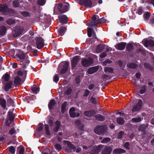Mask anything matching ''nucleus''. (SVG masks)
I'll list each match as a JSON object with an SVG mask.
<instances>
[{
  "mask_svg": "<svg viewBox=\"0 0 154 154\" xmlns=\"http://www.w3.org/2000/svg\"><path fill=\"white\" fill-rule=\"evenodd\" d=\"M17 55L20 59L23 60L21 64L22 65L23 67L25 68L27 64L29 63V61L28 60H23L25 58V56L22 51H20L19 53L17 54Z\"/></svg>",
  "mask_w": 154,
  "mask_h": 154,
  "instance_id": "1",
  "label": "nucleus"
},
{
  "mask_svg": "<svg viewBox=\"0 0 154 154\" xmlns=\"http://www.w3.org/2000/svg\"><path fill=\"white\" fill-rule=\"evenodd\" d=\"M69 7V4L68 3H63L59 4L58 8L60 12L64 13L68 11Z\"/></svg>",
  "mask_w": 154,
  "mask_h": 154,
  "instance_id": "2",
  "label": "nucleus"
},
{
  "mask_svg": "<svg viewBox=\"0 0 154 154\" xmlns=\"http://www.w3.org/2000/svg\"><path fill=\"white\" fill-rule=\"evenodd\" d=\"M143 102L140 100H138L137 101V104L133 107L132 111L135 112L138 111L141 108Z\"/></svg>",
  "mask_w": 154,
  "mask_h": 154,
  "instance_id": "3",
  "label": "nucleus"
},
{
  "mask_svg": "<svg viewBox=\"0 0 154 154\" xmlns=\"http://www.w3.org/2000/svg\"><path fill=\"white\" fill-rule=\"evenodd\" d=\"M106 126L98 125L94 129V132L98 134H103L106 128Z\"/></svg>",
  "mask_w": 154,
  "mask_h": 154,
  "instance_id": "4",
  "label": "nucleus"
},
{
  "mask_svg": "<svg viewBox=\"0 0 154 154\" xmlns=\"http://www.w3.org/2000/svg\"><path fill=\"white\" fill-rule=\"evenodd\" d=\"M36 47L38 49L42 48L44 46V40L41 37H38L36 39Z\"/></svg>",
  "mask_w": 154,
  "mask_h": 154,
  "instance_id": "5",
  "label": "nucleus"
},
{
  "mask_svg": "<svg viewBox=\"0 0 154 154\" xmlns=\"http://www.w3.org/2000/svg\"><path fill=\"white\" fill-rule=\"evenodd\" d=\"M93 63V60L91 58L88 59H83L82 61V65L85 67H87L91 64Z\"/></svg>",
  "mask_w": 154,
  "mask_h": 154,
  "instance_id": "6",
  "label": "nucleus"
},
{
  "mask_svg": "<svg viewBox=\"0 0 154 154\" xmlns=\"http://www.w3.org/2000/svg\"><path fill=\"white\" fill-rule=\"evenodd\" d=\"M63 144L66 146V147H67L69 149V150L67 149V151L68 152H69L70 150L72 149H73L74 151H75V147L72 145L70 142L67 140H64L63 141Z\"/></svg>",
  "mask_w": 154,
  "mask_h": 154,
  "instance_id": "7",
  "label": "nucleus"
},
{
  "mask_svg": "<svg viewBox=\"0 0 154 154\" xmlns=\"http://www.w3.org/2000/svg\"><path fill=\"white\" fill-rule=\"evenodd\" d=\"M24 78H20L19 76H16L14 78V84L16 85H21L24 82L25 79V75Z\"/></svg>",
  "mask_w": 154,
  "mask_h": 154,
  "instance_id": "8",
  "label": "nucleus"
},
{
  "mask_svg": "<svg viewBox=\"0 0 154 154\" xmlns=\"http://www.w3.org/2000/svg\"><path fill=\"white\" fill-rule=\"evenodd\" d=\"M70 116L72 118L78 117L79 116L80 114L75 111V109L74 107L71 108L69 110Z\"/></svg>",
  "mask_w": 154,
  "mask_h": 154,
  "instance_id": "9",
  "label": "nucleus"
},
{
  "mask_svg": "<svg viewBox=\"0 0 154 154\" xmlns=\"http://www.w3.org/2000/svg\"><path fill=\"white\" fill-rule=\"evenodd\" d=\"M92 21L89 23V25L91 26L96 25L98 23H101V21L100 19L97 20V17L95 15H94L92 18Z\"/></svg>",
  "mask_w": 154,
  "mask_h": 154,
  "instance_id": "10",
  "label": "nucleus"
},
{
  "mask_svg": "<svg viewBox=\"0 0 154 154\" xmlns=\"http://www.w3.org/2000/svg\"><path fill=\"white\" fill-rule=\"evenodd\" d=\"M60 64L63 66V68L60 71V73L61 74H63L67 70L69 67V63L68 62H64L61 63Z\"/></svg>",
  "mask_w": 154,
  "mask_h": 154,
  "instance_id": "11",
  "label": "nucleus"
},
{
  "mask_svg": "<svg viewBox=\"0 0 154 154\" xmlns=\"http://www.w3.org/2000/svg\"><path fill=\"white\" fill-rule=\"evenodd\" d=\"M126 46V43H125L122 42L117 43L115 46V47L117 50H122L125 48Z\"/></svg>",
  "mask_w": 154,
  "mask_h": 154,
  "instance_id": "12",
  "label": "nucleus"
},
{
  "mask_svg": "<svg viewBox=\"0 0 154 154\" xmlns=\"http://www.w3.org/2000/svg\"><path fill=\"white\" fill-rule=\"evenodd\" d=\"M142 42L144 45L146 47L154 46V41L152 40H144Z\"/></svg>",
  "mask_w": 154,
  "mask_h": 154,
  "instance_id": "13",
  "label": "nucleus"
},
{
  "mask_svg": "<svg viewBox=\"0 0 154 154\" xmlns=\"http://www.w3.org/2000/svg\"><path fill=\"white\" fill-rule=\"evenodd\" d=\"M80 59V57L76 56L74 57L71 60L72 66L73 67H75L76 64Z\"/></svg>",
  "mask_w": 154,
  "mask_h": 154,
  "instance_id": "14",
  "label": "nucleus"
},
{
  "mask_svg": "<svg viewBox=\"0 0 154 154\" xmlns=\"http://www.w3.org/2000/svg\"><path fill=\"white\" fill-rule=\"evenodd\" d=\"M60 21L62 24L66 23H67V17L64 15H60L58 17Z\"/></svg>",
  "mask_w": 154,
  "mask_h": 154,
  "instance_id": "15",
  "label": "nucleus"
},
{
  "mask_svg": "<svg viewBox=\"0 0 154 154\" xmlns=\"http://www.w3.org/2000/svg\"><path fill=\"white\" fill-rule=\"evenodd\" d=\"M112 150V148L111 147L106 146L103 150L102 152V154H110Z\"/></svg>",
  "mask_w": 154,
  "mask_h": 154,
  "instance_id": "16",
  "label": "nucleus"
},
{
  "mask_svg": "<svg viewBox=\"0 0 154 154\" xmlns=\"http://www.w3.org/2000/svg\"><path fill=\"white\" fill-rule=\"evenodd\" d=\"M105 45L104 44H102L97 46L96 49V52L97 53L100 52L104 48Z\"/></svg>",
  "mask_w": 154,
  "mask_h": 154,
  "instance_id": "17",
  "label": "nucleus"
},
{
  "mask_svg": "<svg viewBox=\"0 0 154 154\" xmlns=\"http://www.w3.org/2000/svg\"><path fill=\"white\" fill-rule=\"evenodd\" d=\"M125 150L122 149H116L113 151V152L114 154H120L125 153Z\"/></svg>",
  "mask_w": 154,
  "mask_h": 154,
  "instance_id": "18",
  "label": "nucleus"
},
{
  "mask_svg": "<svg viewBox=\"0 0 154 154\" xmlns=\"http://www.w3.org/2000/svg\"><path fill=\"white\" fill-rule=\"evenodd\" d=\"M97 67H94L89 68L88 71V72L89 74H92L96 72L98 69Z\"/></svg>",
  "mask_w": 154,
  "mask_h": 154,
  "instance_id": "19",
  "label": "nucleus"
},
{
  "mask_svg": "<svg viewBox=\"0 0 154 154\" xmlns=\"http://www.w3.org/2000/svg\"><path fill=\"white\" fill-rule=\"evenodd\" d=\"M8 9V7L6 5H0V11L5 13L7 11Z\"/></svg>",
  "mask_w": 154,
  "mask_h": 154,
  "instance_id": "20",
  "label": "nucleus"
},
{
  "mask_svg": "<svg viewBox=\"0 0 154 154\" xmlns=\"http://www.w3.org/2000/svg\"><path fill=\"white\" fill-rule=\"evenodd\" d=\"M60 122L59 121H57L54 124V131L55 132H57L60 128Z\"/></svg>",
  "mask_w": 154,
  "mask_h": 154,
  "instance_id": "21",
  "label": "nucleus"
},
{
  "mask_svg": "<svg viewBox=\"0 0 154 154\" xmlns=\"http://www.w3.org/2000/svg\"><path fill=\"white\" fill-rule=\"evenodd\" d=\"M92 34L94 36H95V32L91 28H88V37H91Z\"/></svg>",
  "mask_w": 154,
  "mask_h": 154,
  "instance_id": "22",
  "label": "nucleus"
},
{
  "mask_svg": "<svg viewBox=\"0 0 154 154\" xmlns=\"http://www.w3.org/2000/svg\"><path fill=\"white\" fill-rule=\"evenodd\" d=\"M32 90L34 94H36L39 91V88L36 85H34L31 87Z\"/></svg>",
  "mask_w": 154,
  "mask_h": 154,
  "instance_id": "23",
  "label": "nucleus"
},
{
  "mask_svg": "<svg viewBox=\"0 0 154 154\" xmlns=\"http://www.w3.org/2000/svg\"><path fill=\"white\" fill-rule=\"evenodd\" d=\"M104 72L107 73H112L113 72V69L109 67H105L104 69Z\"/></svg>",
  "mask_w": 154,
  "mask_h": 154,
  "instance_id": "24",
  "label": "nucleus"
},
{
  "mask_svg": "<svg viewBox=\"0 0 154 154\" xmlns=\"http://www.w3.org/2000/svg\"><path fill=\"white\" fill-rule=\"evenodd\" d=\"M66 30V27H61L58 31L59 35L63 36L64 35V32Z\"/></svg>",
  "mask_w": 154,
  "mask_h": 154,
  "instance_id": "25",
  "label": "nucleus"
},
{
  "mask_svg": "<svg viewBox=\"0 0 154 154\" xmlns=\"http://www.w3.org/2000/svg\"><path fill=\"white\" fill-rule=\"evenodd\" d=\"M56 102L54 100H51L48 104L49 108L50 109H53L54 106Z\"/></svg>",
  "mask_w": 154,
  "mask_h": 154,
  "instance_id": "26",
  "label": "nucleus"
},
{
  "mask_svg": "<svg viewBox=\"0 0 154 154\" xmlns=\"http://www.w3.org/2000/svg\"><path fill=\"white\" fill-rule=\"evenodd\" d=\"M6 101L3 98L0 99V104L2 106L4 109L6 107Z\"/></svg>",
  "mask_w": 154,
  "mask_h": 154,
  "instance_id": "27",
  "label": "nucleus"
},
{
  "mask_svg": "<svg viewBox=\"0 0 154 154\" xmlns=\"http://www.w3.org/2000/svg\"><path fill=\"white\" fill-rule=\"evenodd\" d=\"M6 28L4 26H2L0 28V35H3L5 34Z\"/></svg>",
  "mask_w": 154,
  "mask_h": 154,
  "instance_id": "28",
  "label": "nucleus"
},
{
  "mask_svg": "<svg viewBox=\"0 0 154 154\" xmlns=\"http://www.w3.org/2000/svg\"><path fill=\"white\" fill-rule=\"evenodd\" d=\"M66 105L67 102H65L63 103L62 105L61 112L62 113H64L66 110Z\"/></svg>",
  "mask_w": 154,
  "mask_h": 154,
  "instance_id": "29",
  "label": "nucleus"
},
{
  "mask_svg": "<svg viewBox=\"0 0 154 154\" xmlns=\"http://www.w3.org/2000/svg\"><path fill=\"white\" fill-rule=\"evenodd\" d=\"M95 117L97 120L100 121H103L105 119V118L100 115H95Z\"/></svg>",
  "mask_w": 154,
  "mask_h": 154,
  "instance_id": "30",
  "label": "nucleus"
},
{
  "mask_svg": "<svg viewBox=\"0 0 154 154\" xmlns=\"http://www.w3.org/2000/svg\"><path fill=\"white\" fill-rule=\"evenodd\" d=\"M94 113V111H87L85 112L84 113V115L85 116H88L89 117H90L92 116Z\"/></svg>",
  "mask_w": 154,
  "mask_h": 154,
  "instance_id": "31",
  "label": "nucleus"
},
{
  "mask_svg": "<svg viewBox=\"0 0 154 154\" xmlns=\"http://www.w3.org/2000/svg\"><path fill=\"white\" fill-rule=\"evenodd\" d=\"M72 92V89L69 87L66 88L64 91V94L66 95L70 94Z\"/></svg>",
  "mask_w": 154,
  "mask_h": 154,
  "instance_id": "32",
  "label": "nucleus"
},
{
  "mask_svg": "<svg viewBox=\"0 0 154 154\" xmlns=\"http://www.w3.org/2000/svg\"><path fill=\"white\" fill-rule=\"evenodd\" d=\"M12 83L9 82L7 83L5 85V91H8L9 89L11 88V87Z\"/></svg>",
  "mask_w": 154,
  "mask_h": 154,
  "instance_id": "33",
  "label": "nucleus"
},
{
  "mask_svg": "<svg viewBox=\"0 0 154 154\" xmlns=\"http://www.w3.org/2000/svg\"><path fill=\"white\" fill-rule=\"evenodd\" d=\"M84 4L86 6L91 7L92 5L91 0H85Z\"/></svg>",
  "mask_w": 154,
  "mask_h": 154,
  "instance_id": "34",
  "label": "nucleus"
},
{
  "mask_svg": "<svg viewBox=\"0 0 154 154\" xmlns=\"http://www.w3.org/2000/svg\"><path fill=\"white\" fill-rule=\"evenodd\" d=\"M124 122L125 120L123 118H119L117 119V123L119 125H123L124 123Z\"/></svg>",
  "mask_w": 154,
  "mask_h": 154,
  "instance_id": "35",
  "label": "nucleus"
},
{
  "mask_svg": "<svg viewBox=\"0 0 154 154\" xmlns=\"http://www.w3.org/2000/svg\"><path fill=\"white\" fill-rule=\"evenodd\" d=\"M45 133L47 135H50V133L49 130V127L48 125L45 124Z\"/></svg>",
  "mask_w": 154,
  "mask_h": 154,
  "instance_id": "36",
  "label": "nucleus"
},
{
  "mask_svg": "<svg viewBox=\"0 0 154 154\" xmlns=\"http://www.w3.org/2000/svg\"><path fill=\"white\" fill-rule=\"evenodd\" d=\"M126 49L128 51L132 50L133 49V45L131 43L128 44L126 46Z\"/></svg>",
  "mask_w": 154,
  "mask_h": 154,
  "instance_id": "37",
  "label": "nucleus"
},
{
  "mask_svg": "<svg viewBox=\"0 0 154 154\" xmlns=\"http://www.w3.org/2000/svg\"><path fill=\"white\" fill-rule=\"evenodd\" d=\"M127 66L128 68L132 69L135 68L137 66L136 64H134L133 63H130L128 64Z\"/></svg>",
  "mask_w": 154,
  "mask_h": 154,
  "instance_id": "38",
  "label": "nucleus"
},
{
  "mask_svg": "<svg viewBox=\"0 0 154 154\" xmlns=\"http://www.w3.org/2000/svg\"><path fill=\"white\" fill-rule=\"evenodd\" d=\"M8 115L9 117V121L10 122H12L13 119L14 118V116L13 114L11 112H8Z\"/></svg>",
  "mask_w": 154,
  "mask_h": 154,
  "instance_id": "39",
  "label": "nucleus"
},
{
  "mask_svg": "<svg viewBox=\"0 0 154 154\" xmlns=\"http://www.w3.org/2000/svg\"><path fill=\"white\" fill-rule=\"evenodd\" d=\"M111 141V139L109 137L105 138L101 141L102 143H107Z\"/></svg>",
  "mask_w": 154,
  "mask_h": 154,
  "instance_id": "40",
  "label": "nucleus"
},
{
  "mask_svg": "<svg viewBox=\"0 0 154 154\" xmlns=\"http://www.w3.org/2000/svg\"><path fill=\"white\" fill-rule=\"evenodd\" d=\"M141 121V119L140 117L133 118L132 119V121L134 122H138Z\"/></svg>",
  "mask_w": 154,
  "mask_h": 154,
  "instance_id": "41",
  "label": "nucleus"
},
{
  "mask_svg": "<svg viewBox=\"0 0 154 154\" xmlns=\"http://www.w3.org/2000/svg\"><path fill=\"white\" fill-rule=\"evenodd\" d=\"M7 97L8 98L7 104H8L9 105L12 104L13 103V101L12 99L9 96H8Z\"/></svg>",
  "mask_w": 154,
  "mask_h": 154,
  "instance_id": "42",
  "label": "nucleus"
},
{
  "mask_svg": "<svg viewBox=\"0 0 154 154\" xmlns=\"http://www.w3.org/2000/svg\"><path fill=\"white\" fill-rule=\"evenodd\" d=\"M23 31V30L22 29L21 30V31H20L19 32H16L15 33L13 34V36L15 37H16L19 36L20 35L22 34V32Z\"/></svg>",
  "mask_w": 154,
  "mask_h": 154,
  "instance_id": "43",
  "label": "nucleus"
},
{
  "mask_svg": "<svg viewBox=\"0 0 154 154\" xmlns=\"http://www.w3.org/2000/svg\"><path fill=\"white\" fill-rule=\"evenodd\" d=\"M13 6L15 7H17L19 5V2L18 0L14 1L13 2Z\"/></svg>",
  "mask_w": 154,
  "mask_h": 154,
  "instance_id": "44",
  "label": "nucleus"
},
{
  "mask_svg": "<svg viewBox=\"0 0 154 154\" xmlns=\"http://www.w3.org/2000/svg\"><path fill=\"white\" fill-rule=\"evenodd\" d=\"M147 127V126H146V125H142L140 126L139 129L140 131H143L145 130Z\"/></svg>",
  "mask_w": 154,
  "mask_h": 154,
  "instance_id": "45",
  "label": "nucleus"
},
{
  "mask_svg": "<svg viewBox=\"0 0 154 154\" xmlns=\"http://www.w3.org/2000/svg\"><path fill=\"white\" fill-rule=\"evenodd\" d=\"M7 23L9 25H11L15 23V21L11 19H9L7 21Z\"/></svg>",
  "mask_w": 154,
  "mask_h": 154,
  "instance_id": "46",
  "label": "nucleus"
},
{
  "mask_svg": "<svg viewBox=\"0 0 154 154\" xmlns=\"http://www.w3.org/2000/svg\"><path fill=\"white\" fill-rule=\"evenodd\" d=\"M45 2V0H38L37 1L38 4L41 5H43Z\"/></svg>",
  "mask_w": 154,
  "mask_h": 154,
  "instance_id": "47",
  "label": "nucleus"
},
{
  "mask_svg": "<svg viewBox=\"0 0 154 154\" xmlns=\"http://www.w3.org/2000/svg\"><path fill=\"white\" fill-rule=\"evenodd\" d=\"M112 62L111 61L107 59L106 60L104 61L103 63V66H106L107 65V63H110Z\"/></svg>",
  "mask_w": 154,
  "mask_h": 154,
  "instance_id": "48",
  "label": "nucleus"
},
{
  "mask_svg": "<svg viewBox=\"0 0 154 154\" xmlns=\"http://www.w3.org/2000/svg\"><path fill=\"white\" fill-rule=\"evenodd\" d=\"M146 91V87L145 85L143 86L141 90L140 91V93L141 94H142L145 93Z\"/></svg>",
  "mask_w": 154,
  "mask_h": 154,
  "instance_id": "49",
  "label": "nucleus"
},
{
  "mask_svg": "<svg viewBox=\"0 0 154 154\" xmlns=\"http://www.w3.org/2000/svg\"><path fill=\"white\" fill-rule=\"evenodd\" d=\"M3 77L5 81H7L9 79L10 75L8 74H6L3 76Z\"/></svg>",
  "mask_w": 154,
  "mask_h": 154,
  "instance_id": "50",
  "label": "nucleus"
},
{
  "mask_svg": "<svg viewBox=\"0 0 154 154\" xmlns=\"http://www.w3.org/2000/svg\"><path fill=\"white\" fill-rule=\"evenodd\" d=\"M9 150L12 153L14 154L15 152L14 148L12 146H11L9 147Z\"/></svg>",
  "mask_w": 154,
  "mask_h": 154,
  "instance_id": "51",
  "label": "nucleus"
},
{
  "mask_svg": "<svg viewBox=\"0 0 154 154\" xmlns=\"http://www.w3.org/2000/svg\"><path fill=\"white\" fill-rule=\"evenodd\" d=\"M149 17L150 14L148 12L145 13L144 15V18L146 20H147L149 19Z\"/></svg>",
  "mask_w": 154,
  "mask_h": 154,
  "instance_id": "52",
  "label": "nucleus"
},
{
  "mask_svg": "<svg viewBox=\"0 0 154 154\" xmlns=\"http://www.w3.org/2000/svg\"><path fill=\"white\" fill-rule=\"evenodd\" d=\"M55 147L56 149L59 151H60L62 148L61 146L58 144H56L55 145Z\"/></svg>",
  "mask_w": 154,
  "mask_h": 154,
  "instance_id": "53",
  "label": "nucleus"
},
{
  "mask_svg": "<svg viewBox=\"0 0 154 154\" xmlns=\"http://www.w3.org/2000/svg\"><path fill=\"white\" fill-rule=\"evenodd\" d=\"M21 14L24 16L28 17L29 15V13L26 11L22 12L21 13Z\"/></svg>",
  "mask_w": 154,
  "mask_h": 154,
  "instance_id": "54",
  "label": "nucleus"
},
{
  "mask_svg": "<svg viewBox=\"0 0 154 154\" xmlns=\"http://www.w3.org/2000/svg\"><path fill=\"white\" fill-rule=\"evenodd\" d=\"M89 91L88 89H86L85 90V91L84 92V96L87 97L88 95V94H89Z\"/></svg>",
  "mask_w": 154,
  "mask_h": 154,
  "instance_id": "55",
  "label": "nucleus"
},
{
  "mask_svg": "<svg viewBox=\"0 0 154 154\" xmlns=\"http://www.w3.org/2000/svg\"><path fill=\"white\" fill-rule=\"evenodd\" d=\"M124 146V147L127 149H129V144L128 142H126L125 143Z\"/></svg>",
  "mask_w": 154,
  "mask_h": 154,
  "instance_id": "56",
  "label": "nucleus"
},
{
  "mask_svg": "<svg viewBox=\"0 0 154 154\" xmlns=\"http://www.w3.org/2000/svg\"><path fill=\"white\" fill-rule=\"evenodd\" d=\"M43 125L40 124H39L38 126V131H41L43 129Z\"/></svg>",
  "mask_w": 154,
  "mask_h": 154,
  "instance_id": "57",
  "label": "nucleus"
},
{
  "mask_svg": "<svg viewBox=\"0 0 154 154\" xmlns=\"http://www.w3.org/2000/svg\"><path fill=\"white\" fill-rule=\"evenodd\" d=\"M24 151V148L23 147H21L19 149V153L20 154H23Z\"/></svg>",
  "mask_w": 154,
  "mask_h": 154,
  "instance_id": "58",
  "label": "nucleus"
},
{
  "mask_svg": "<svg viewBox=\"0 0 154 154\" xmlns=\"http://www.w3.org/2000/svg\"><path fill=\"white\" fill-rule=\"evenodd\" d=\"M90 100L93 104H96L97 102L96 100L92 97L90 99Z\"/></svg>",
  "mask_w": 154,
  "mask_h": 154,
  "instance_id": "59",
  "label": "nucleus"
},
{
  "mask_svg": "<svg viewBox=\"0 0 154 154\" xmlns=\"http://www.w3.org/2000/svg\"><path fill=\"white\" fill-rule=\"evenodd\" d=\"M17 74L18 75L17 76H20L21 78H22V76L23 75V73L22 71H19L17 72Z\"/></svg>",
  "mask_w": 154,
  "mask_h": 154,
  "instance_id": "60",
  "label": "nucleus"
},
{
  "mask_svg": "<svg viewBox=\"0 0 154 154\" xmlns=\"http://www.w3.org/2000/svg\"><path fill=\"white\" fill-rule=\"evenodd\" d=\"M15 130L14 128H12L9 132V134L11 135H12L13 134L15 133Z\"/></svg>",
  "mask_w": 154,
  "mask_h": 154,
  "instance_id": "61",
  "label": "nucleus"
},
{
  "mask_svg": "<svg viewBox=\"0 0 154 154\" xmlns=\"http://www.w3.org/2000/svg\"><path fill=\"white\" fill-rule=\"evenodd\" d=\"M124 134L123 131H120L119 134L118 138L119 139H121L122 137V136Z\"/></svg>",
  "mask_w": 154,
  "mask_h": 154,
  "instance_id": "62",
  "label": "nucleus"
},
{
  "mask_svg": "<svg viewBox=\"0 0 154 154\" xmlns=\"http://www.w3.org/2000/svg\"><path fill=\"white\" fill-rule=\"evenodd\" d=\"M106 55V54L105 52L101 53L100 55V57L101 58H103L105 57Z\"/></svg>",
  "mask_w": 154,
  "mask_h": 154,
  "instance_id": "63",
  "label": "nucleus"
},
{
  "mask_svg": "<svg viewBox=\"0 0 154 154\" xmlns=\"http://www.w3.org/2000/svg\"><path fill=\"white\" fill-rule=\"evenodd\" d=\"M59 80V79L58 76L55 75L54 77V82H57Z\"/></svg>",
  "mask_w": 154,
  "mask_h": 154,
  "instance_id": "64",
  "label": "nucleus"
}]
</instances>
